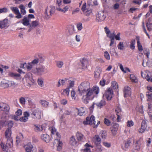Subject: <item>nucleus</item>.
I'll use <instances>...</instances> for the list:
<instances>
[{
    "mask_svg": "<svg viewBox=\"0 0 152 152\" xmlns=\"http://www.w3.org/2000/svg\"><path fill=\"white\" fill-rule=\"evenodd\" d=\"M6 104L3 103H0V111H7L8 109L7 108Z\"/></svg>",
    "mask_w": 152,
    "mask_h": 152,
    "instance_id": "nucleus-23",
    "label": "nucleus"
},
{
    "mask_svg": "<svg viewBox=\"0 0 152 152\" xmlns=\"http://www.w3.org/2000/svg\"><path fill=\"white\" fill-rule=\"evenodd\" d=\"M76 109L77 110L78 115L80 116L84 115L86 114V113L83 108L81 107L80 109L76 108Z\"/></svg>",
    "mask_w": 152,
    "mask_h": 152,
    "instance_id": "nucleus-24",
    "label": "nucleus"
},
{
    "mask_svg": "<svg viewBox=\"0 0 152 152\" xmlns=\"http://www.w3.org/2000/svg\"><path fill=\"white\" fill-rule=\"evenodd\" d=\"M88 62V60L86 58H83L80 60V65L82 66V69L86 68Z\"/></svg>",
    "mask_w": 152,
    "mask_h": 152,
    "instance_id": "nucleus-14",
    "label": "nucleus"
},
{
    "mask_svg": "<svg viewBox=\"0 0 152 152\" xmlns=\"http://www.w3.org/2000/svg\"><path fill=\"white\" fill-rule=\"evenodd\" d=\"M71 96L72 99H75V98L76 97V94L75 91L73 90H72L71 91Z\"/></svg>",
    "mask_w": 152,
    "mask_h": 152,
    "instance_id": "nucleus-50",
    "label": "nucleus"
},
{
    "mask_svg": "<svg viewBox=\"0 0 152 152\" xmlns=\"http://www.w3.org/2000/svg\"><path fill=\"white\" fill-rule=\"evenodd\" d=\"M25 77L30 86L34 82V81L33 79L32 75L31 73L29 72L26 74L25 75Z\"/></svg>",
    "mask_w": 152,
    "mask_h": 152,
    "instance_id": "nucleus-9",
    "label": "nucleus"
},
{
    "mask_svg": "<svg viewBox=\"0 0 152 152\" xmlns=\"http://www.w3.org/2000/svg\"><path fill=\"white\" fill-rule=\"evenodd\" d=\"M58 142V145L57 146V149L58 150H60L62 148V143L61 141L57 140Z\"/></svg>",
    "mask_w": 152,
    "mask_h": 152,
    "instance_id": "nucleus-49",
    "label": "nucleus"
},
{
    "mask_svg": "<svg viewBox=\"0 0 152 152\" xmlns=\"http://www.w3.org/2000/svg\"><path fill=\"white\" fill-rule=\"evenodd\" d=\"M15 14L17 15L15 16V17L18 19L22 17V15L20 12L19 11Z\"/></svg>",
    "mask_w": 152,
    "mask_h": 152,
    "instance_id": "nucleus-64",
    "label": "nucleus"
},
{
    "mask_svg": "<svg viewBox=\"0 0 152 152\" xmlns=\"http://www.w3.org/2000/svg\"><path fill=\"white\" fill-rule=\"evenodd\" d=\"M136 41L134 39H132L129 45V47L132 50H134L135 48V44Z\"/></svg>",
    "mask_w": 152,
    "mask_h": 152,
    "instance_id": "nucleus-29",
    "label": "nucleus"
},
{
    "mask_svg": "<svg viewBox=\"0 0 152 152\" xmlns=\"http://www.w3.org/2000/svg\"><path fill=\"white\" fill-rule=\"evenodd\" d=\"M108 100H110L113 96V92L112 88H108L104 94Z\"/></svg>",
    "mask_w": 152,
    "mask_h": 152,
    "instance_id": "nucleus-8",
    "label": "nucleus"
},
{
    "mask_svg": "<svg viewBox=\"0 0 152 152\" xmlns=\"http://www.w3.org/2000/svg\"><path fill=\"white\" fill-rule=\"evenodd\" d=\"M111 83V86L114 89H116L118 88V84L115 81H113Z\"/></svg>",
    "mask_w": 152,
    "mask_h": 152,
    "instance_id": "nucleus-40",
    "label": "nucleus"
},
{
    "mask_svg": "<svg viewBox=\"0 0 152 152\" xmlns=\"http://www.w3.org/2000/svg\"><path fill=\"white\" fill-rule=\"evenodd\" d=\"M39 102L42 107L45 108L48 107L49 104V103L44 100H40Z\"/></svg>",
    "mask_w": 152,
    "mask_h": 152,
    "instance_id": "nucleus-22",
    "label": "nucleus"
},
{
    "mask_svg": "<svg viewBox=\"0 0 152 152\" xmlns=\"http://www.w3.org/2000/svg\"><path fill=\"white\" fill-rule=\"evenodd\" d=\"M94 76L96 78H98L99 77L100 74V71L99 69L97 70V71H95Z\"/></svg>",
    "mask_w": 152,
    "mask_h": 152,
    "instance_id": "nucleus-45",
    "label": "nucleus"
},
{
    "mask_svg": "<svg viewBox=\"0 0 152 152\" xmlns=\"http://www.w3.org/2000/svg\"><path fill=\"white\" fill-rule=\"evenodd\" d=\"M41 138L42 140L46 142H49L50 140L49 136L47 134H42L41 135Z\"/></svg>",
    "mask_w": 152,
    "mask_h": 152,
    "instance_id": "nucleus-21",
    "label": "nucleus"
},
{
    "mask_svg": "<svg viewBox=\"0 0 152 152\" xmlns=\"http://www.w3.org/2000/svg\"><path fill=\"white\" fill-rule=\"evenodd\" d=\"M69 8V6H66L64 7L62 9H61L60 8L57 7L56 9L58 11H61L64 13H65L68 10Z\"/></svg>",
    "mask_w": 152,
    "mask_h": 152,
    "instance_id": "nucleus-31",
    "label": "nucleus"
},
{
    "mask_svg": "<svg viewBox=\"0 0 152 152\" xmlns=\"http://www.w3.org/2000/svg\"><path fill=\"white\" fill-rule=\"evenodd\" d=\"M8 11V9L6 8L0 9V14L2 12H6Z\"/></svg>",
    "mask_w": 152,
    "mask_h": 152,
    "instance_id": "nucleus-60",
    "label": "nucleus"
},
{
    "mask_svg": "<svg viewBox=\"0 0 152 152\" xmlns=\"http://www.w3.org/2000/svg\"><path fill=\"white\" fill-rule=\"evenodd\" d=\"M33 145L31 143H28L25 146V151L26 152H31Z\"/></svg>",
    "mask_w": 152,
    "mask_h": 152,
    "instance_id": "nucleus-25",
    "label": "nucleus"
},
{
    "mask_svg": "<svg viewBox=\"0 0 152 152\" xmlns=\"http://www.w3.org/2000/svg\"><path fill=\"white\" fill-rule=\"evenodd\" d=\"M90 83L87 81H84L81 83L78 88L79 94L82 95L87 91L90 88Z\"/></svg>",
    "mask_w": 152,
    "mask_h": 152,
    "instance_id": "nucleus-1",
    "label": "nucleus"
},
{
    "mask_svg": "<svg viewBox=\"0 0 152 152\" xmlns=\"http://www.w3.org/2000/svg\"><path fill=\"white\" fill-rule=\"evenodd\" d=\"M19 8L20 9V12L22 14L24 15L26 13V11L25 10V7L23 4H20Z\"/></svg>",
    "mask_w": 152,
    "mask_h": 152,
    "instance_id": "nucleus-30",
    "label": "nucleus"
},
{
    "mask_svg": "<svg viewBox=\"0 0 152 152\" xmlns=\"http://www.w3.org/2000/svg\"><path fill=\"white\" fill-rule=\"evenodd\" d=\"M104 56L107 60H109L110 59L109 54L107 51H105L104 53Z\"/></svg>",
    "mask_w": 152,
    "mask_h": 152,
    "instance_id": "nucleus-46",
    "label": "nucleus"
},
{
    "mask_svg": "<svg viewBox=\"0 0 152 152\" xmlns=\"http://www.w3.org/2000/svg\"><path fill=\"white\" fill-rule=\"evenodd\" d=\"M44 79L43 78L40 77L38 79L37 83L38 85L41 87L44 86Z\"/></svg>",
    "mask_w": 152,
    "mask_h": 152,
    "instance_id": "nucleus-34",
    "label": "nucleus"
},
{
    "mask_svg": "<svg viewBox=\"0 0 152 152\" xmlns=\"http://www.w3.org/2000/svg\"><path fill=\"white\" fill-rule=\"evenodd\" d=\"M22 111L21 109H19L15 112V114L18 116L21 115L22 114Z\"/></svg>",
    "mask_w": 152,
    "mask_h": 152,
    "instance_id": "nucleus-58",
    "label": "nucleus"
},
{
    "mask_svg": "<svg viewBox=\"0 0 152 152\" xmlns=\"http://www.w3.org/2000/svg\"><path fill=\"white\" fill-rule=\"evenodd\" d=\"M69 143L71 145L74 146H76L79 144L78 141L76 140L74 136H72L70 138Z\"/></svg>",
    "mask_w": 152,
    "mask_h": 152,
    "instance_id": "nucleus-15",
    "label": "nucleus"
},
{
    "mask_svg": "<svg viewBox=\"0 0 152 152\" xmlns=\"http://www.w3.org/2000/svg\"><path fill=\"white\" fill-rule=\"evenodd\" d=\"M39 62V60L37 59L36 58L35 59H34L31 62V63L32 64H33L35 66L36 65H37Z\"/></svg>",
    "mask_w": 152,
    "mask_h": 152,
    "instance_id": "nucleus-51",
    "label": "nucleus"
},
{
    "mask_svg": "<svg viewBox=\"0 0 152 152\" xmlns=\"http://www.w3.org/2000/svg\"><path fill=\"white\" fill-rule=\"evenodd\" d=\"M132 2L136 4L139 5L141 3V0H133Z\"/></svg>",
    "mask_w": 152,
    "mask_h": 152,
    "instance_id": "nucleus-61",
    "label": "nucleus"
},
{
    "mask_svg": "<svg viewBox=\"0 0 152 152\" xmlns=\"http://www.w3.org/2000/svg\"><path fill=\"white\" fill-rule=\"evenodd\" d=\"M95 142L96 145H98L100 144L101 142V140L98 135H96L95 136Z\"/></svg>",
    "mask_w": 152,
    "mask_h": 152,
    "instance_id": "nucleus-35",
    "label": "nucleus"
},
{
    "mask_svg": "<svg viewBox=\"0 0 152 152\" xmlns=\"http://www.w3.org/2000/svg\"><path fill=\"white\" fill-rule=\"evenodd\" d=\"M134 125V123L132 121H128L127 122V126L128 127H131Z\"/></svg>",
    "mask_w": 152,
    "mask_h": 152,
    "instance_id": "nucleus-55",
    "label": "nucleus"
},
{
    "mask_svg": "<svg viewBox=\"0 0 152 152\" xmlns=\"http://www.w3.org/2000/svg\"><path fill=\"white\" fill-rule=\"evenodd\" d=\"M28 119V118H26L24 116L23 117L20 118L19 120L20 121L25 122L27 121Z\"/></svg>",
    "mask_w": 152,
    "mask_h": 152,
    "instance_id": "nucleus-59",
    "label": "nucleus"
},
{
    "mask_svg": "<svg viewBox=\"0 0 152 152\" xmlns=\"http://www.w3.org/2000/svg\"><path fill=\"white\" fill-rule=\"evenodd\" d=\"M130 78L131 81L133 82L136 83L138 82L137 79L134 75H130Z\"/></svg>",
    "mask_w": 152,
    "mask_h": 152,
    "instance_id": "nucleus-38",
    "label": "nucleus"
},
{
    "mask_svg": "<svg viewBox=\"0 0 152 152\" xmlns=\"http://www.w3.org/2000/svg\"><path fill=\"white\" fill-rule=\"evenodd\" d=\"M31 114L33 118L40 119L41 117V113L39 109L37 108H33L31 109Z\"/></svg>",
    "mask_w": 152,
    "mask_h": 152,
    "instance_id": "nucleus-5",
    "label": "nucleus"
},
{
    "mask_svg": "<svg viewBox=\"0 0 152 152\" xmlns=\"http://www.w3.org/2000/svg\"><path fill=\"white\" fill-rule=\"evenodd\" d=\"M87 91L86 95L92 99L94 97V94H98L99 88L97 87H93L91 88H90Z\"/></svg>",
    "mask_w": 152,
    "mask_h": 152,
    "instance_id": "nucleus-6",
    "label": "nucleus"
},
{
    "mask_svg": "<svg viewBox=\"0 0 152 152\" xmlns=\"http://www.w3.org/2000/svg\"><path fill=\"white\" fill-rule=\"evenodd\" d=\"M11 127H8L5 132V135L7 139V146L11 147L13 145L12 139L10 137L11 134Z\"/></svg>",
    "mask_w": 152,
    "mask_h": 152,
    "instance_id": "nucleus-3",
    "label": "nucleus"
},
{
    "mask_svg": "<svg viewBox=\"0 0 152 152\" xmlns=\"http://www.w3.org/2000/svg\"><path fill=\"white\" fill-rule=\"evenodd\" d=\"M101 137L104 139H105L107 137V132L105 131H102L101 132Z\"/></svg>",
    "mask_w": 152,
    "mask_h": 152,
    "instance_id": "nucleus-41",
    "label": "nucleus"
},
{
    "mask_svg": "<svg viewBox=\"0 0 152 152\" xmlns=\"http://www.w3.org/2000/svg\"><path fill=\"white\" fill-rule=\"evenodd\" d=\"M8 75L11 77L14 78L16 79H18L20 78V75L19 74L14 73L12 72H10L9 73Z\"/></svg>",
    "mask_w": 152,
    "mask_h": 152,
    "instance_id": "nucleus-20",
    "label": "nucleus"
},
{
    "mask_svg": "<svg viewBox=\"0 0 152 152\" xmlns=\"http://www.w3.org/2000/svg\"><path fill=\"white\" fill-rule=\"evenodd\" d=\"M106 18V15L103 12H99L96 16V20L97 22H101L104 20Z\"/></svg>",
    "mask_w": 152,
    "mask_h": 152,
    "instance_id": "nucleus-10",
    "label": "nucleus"
},
{
    "mask_svg": "<svg viewBox=\"0 0 152 152\" xmlns=\"http://www.w3.org/2000/svg\"><path fill=\"white\" fill-rule=\"evenodd\" d=\"M130 87L126 86L124 87V97L129 96L131 95V91Z\"/></svg>",
    "mask_w": 152,
    "mask_h": 152,
    "instance_id": "nucleus-13",
    "label": "nucleus"
},
{
    "mask_svg": "<svg viewBox=\"0 0 152 152\" xmlns=\"http://www.w3.org/2000/svg\"><path fill=\"white\" fill-rule=\"evenodd\" d=\"M146 95L147 98V101L149 102H152V93L149 91L146 92Z\"/></svg>",
    "mask_w": 152,
    "mask_h": 152,
    "instance_id": "nucleus-28",
    "label": "nucleus"
},
{
    "mask_svg": "<svg viewBox=\"0 0 152 152\" xmlns=\"http://www.w3.org/2000/svg\"><path fill=\"white\" fill-rule=\"evenodd\" d=\"M1 85L2 87L4 88H7L9 86L8 83L7 82H1Z\"/></svg>",
    "mask_w": 152,
    "mask_h": 152,
    "instance_id": "nucleus-48",
    "label": "nucleus"
},
{
    "mask_svg": "<svg viewBox=\"0 0 152 152\" xmlns=\"http://www.w3.org/2000/svg\"><path fill=\"white\" fill-rule=\"evenodd\" d=\"M34 130L36 132H39L43 130L42 126L39 124L34 125Z\"/></svg>",
    "mask_w": 152,
    "mask_h": 152,
    "instance_id": "nucleus-18",
    "label": "nucleus"
},
{
    "mask_svg": "<svg viewBox=\"0 0 152 152\" xmlns=\"http://www.w3.org/2000/svg\"><path fill=\"white\" fill-rule=\"evenodd\" d=\"M104 122L106 125L108 126H110L112 124L111 121L107 119L106 118H104Z\"/></svg>",
    "mask_w": 152,
    "mask_h": 152,
    "instance_id": "nucleus-43",
    "label": "nucleus"
},
{
    "mask_svg": "<svg viewBox=\"0 0 152 152\" xmlns=\"http://www.w3.org/2000/svg\"><path fill=\"white\" fill-rule=\"evenodd\" d=\"M39 24V22L38 21L35 20L32 21L31 23V27L33 28H35Z\"/></svg>",
    "mask_w": 152,
    "mask_h": 152,
    "instance_id": "nucleus-36",
    "label": "nucleus"
},
{
    "mask_svg": "<svg viewBox=\"0 0 152 152\" xmlns=\"http://www.w3.org/2000/svg\"><path fill=\"white\" fill-rule=\"evenodd\" d=\"M68 83H69V85L68 88H72L74 86V81H71L69 80Z\"/></svg>",
    "mask_w": 152,
    "mask_h": 152,
    "instance_id": "nucleus-54",
    "label": "nucleus"
},
{
    "mask_svg": "<svg viewBox=\"0 0 152 152\" xmlns=\"http://www.w3.org/2000/svg\"><path fill=\"white\" fill-rule=\"evenodd\" d=\"M22 20V23L24 25L26 26H28L29 27H31V24L29 23L30 20L27 17L24 16Z\"/></svg>",
    "mask_w": 152,
    "mask_h": 152,
    "instance_id": "nucleus-16",
    "label": "nucleus"
},
{
    "mask_svg": "<svg viewBox=\"0 0 152 152\" xmlns=\"http://www.w3.org/2000/svg\"><path fill=\"white\" fill-rule=\"evenodd\" d=\"M61 103L63 105H65L67 103V101L65 99H62L60 101Z\"/></svg>",
    "mask_w": 152,
    "mask_h": 152,
    "instance_id": "nucleus-63",
    "label": "nucleus"
},
{
    "mask_svg": "<svg viewBox=\"0 0 152 152\" xmlns=\"http://www.w3.org/2000/svg\"><path fill=\"white\" fill-rule=\"evenodd\" d=\"M69 81V80L67 78H65L64 80H61V84L62 86H64L66 83H68Z\"/></svg>",
    "mask_w": 152,
    "mask_h": 152,
    "instance_id": "nucleus-44",
    "label": "nucleus"
},
{
    "mask_svg": "<svg viewBox=\"0 0 152 152\" xmlns=\"http://www.w3.org/2000/svg\"><path fill=\"white\" fill-rule=\"evenodd\" d=\"M69 88H67L66 89L63 91V92L65 93L67 95H68L69 94Z\"/></svg>",
    "mask_w": 152,
    "mask_h": 152,
    "instance_id": "nucleus-62",
    "label": "nucleus"
},
{
    "mask_svg": "<svg viewBox=\"0 0 152 152\" xmlns=\"http://www.w3.org/2000/svg\"><path fill=\"white\" fill-rule=\"evenodd\" d=\"M118 48L121 50H123L124 49V46L123 42H120L117 45Z\"/></svg>",
    "mask_w": 152,
    "mask_h": 152,
    "instance_id": "nucleus-37",
    "label": "nucleus"
},
{
    "mask_svg": "<svg viewBox=\"0 0 152 152\" xmlns=\"http://www.w3.org/2000/svg\"><path fill=\"white\" fill-rule=\"evenodd\" d=\"M45 67L44 66H42L38 68H36L35 69H33L32 72L36 75H40L42 74L43 72H45Z\"/></svg>",
    "mask_w": 152,
    "mask_h": 152,
    "instance_id": "nucleus-7",
    "label": "nucleus"
},
{
    "mask_svg": "<svg viewBox=\"0 0 152 152\" xmlns=\"http://www.w3.org/2000/svg\"><path fill=\"white\" fill-rule=\"evenodd\" d=\"M146 123V122L145 121L143 120L142 121L140 129L139 131L140 132L142 133L144 132L147 127V124Z\"/></svg>",
    "mask_w": 152,
    "mask_h": 152,
    "instance_id": "nucleus-19",
    "label": "nucleus"
},
{
    "mask_svg": "<svg viewBox=\"0 0 152 152\" xmlns=\"http://www.w3.org/2000/svg\"><path fill=\"white\" fill-rule=\"evenodd\" d=\"M118 127L119 124H115L112 126L110 127V129L111 132L113 136H115V135Z\"/></svg>",
    "mask_w": 152,
    "mask_h": 152,
    "instance_id": "nucleus-12",
    "label": "nucleus"
},
{
    "mask_svg": "<svg viewBox=\"0 0 152 152\" xmlns=\"http://www.w3.org/2000/svg\"><path fill=\"white\" fill-rule=\"evenodd\" d=\"M105 104L104 102V101L101 100L99 102H98L95 103V104L98 107H101L103 106Z\"/></svg>",
    "mask_w": 152,
    "mask_h": 152,
    "instance_id": "nucleus-42",
    "label": "nucleus"
},
{
    "mask_svg": "<svg viewBox=\"0 0 152 152\" xmlns=\"http://www.w3.org/2000/svg\"><path fill=\"white\" fill-rule=\"evenodd\" d=\"M0 145H1V146L2 148L4 151L6 150V149L7 147H11H11H10V146H7V145H4V144L3 142H1V143H0Z\"/></svg>",
    "mask_w": 152,
    "mask_h": 152,
    "instance_id": "nucleus-52",
    "label": "nucleus"
},
{
    "mask_svg": "<svg viewBox=\"0 0 152 152\" xmlns=\"http://www.w3.org/2000/svg\"><path fill=\"white\" fill-rule=\"evenodd\" d=\"M64 65V63L62 61H57L56 62V66L59 68H61Z\"/></svg>",
    "mask_w": 152,
    "mask_h": 152,
    "instance_id": "nucleus-47",
    "label": "nucleus"
},
{
    "mask_svg": "<svg viewBox=\"0 0 152 152\" xmlns=\"http://www.w3.org/2000/svg\"><path fill=\"white\" fill-rule=\"evenodd\" d=\"M95 118L94 116L93 115H91L90 118L87 117L86 118V121H83V123L84 125L89 124L90 125H92L94 124L95 126H97V125L100 124V122L98 121L97 123L96 124V121H95Z\"/></svg>",
    "mask_w": 152,
    "mask_h": 152,
    "instance_id": "nucleus-4",
    "label": "nucleus"
},
{
    "mask_svg": "<svg viewBox=\"0 0 152 152\" xmlns=\"http://www.w3.org/2000/svg\"><path fill=\"white\" fill-rule=\"evenodd\" d=\"M55 11V7L51 6L47 7L45 9L44 14V18L46 20L49 19L54 13Z\"/></svg>",
    "mask_w": 152,
    "mask_h": 152,
    "instance_id": "nucleus-2",
    "label": "nucleus"
},
{
    "mask_svg": "<svg viewBox=\"0 0 152 152\" xmlns=\"http://www.w3.org/2000/svg\"><path fill=\"white\" fill-rule=\"evenodd\" d=\"M77 27L78 30H81L83 28V26L82 23H79L78 24H77Z\"/></svg>",
    "mask_w": 152,
    "mask_h": 152,
    "instance_id": "nucleus-57",
    "label": "nucleus"
},
{
    "mask_svg": "<svg viewBox=\"0 0 152 152\" xmlns=\"http://www.w3.org/2000/svg\"><path fill=\"white\" fill-rule=\"evenodd\" d=\"M91 99H92V98L89 96H88L86 95H83L82 98V101L85 104L88 103L89 101Z\"/></svg>",
    "mask_w": 152,
    "mask_h": 152,
    "instance_id": "nucleus-26",
    "label": "nucleus"
},
{
    "mask_svg": "<svg viewBox=\"0 0 152 152\" xmlns=\"http://www.w3.org/2000/svg\"><path fill=\"white\" fill-rule=\"evenodd\" d=\"M87 8H86V3H85L82 6L81 10L84 12H85V11L87 10Z\"/></svg>",
    "mask_w": 152,
    "mask_h": 152,
    "instance_id": "nucleus-56",
    "label": "nucleus"
},
{
    "mask_svg": "<svg viewBox=\"0 0 152 152\" xmlns=\"http://www.w3.org/2000/svg\"><path fill=\"white\" fill-rule=\"evenodd\" d=\"M131 142L130 140H127V141H124V148L122 147V148L124 150H126V149L129 148L130 146V145L131 143Z\"/></svg>",
    "mask_w": 152,
    "mask_h": 152,
    "instance_id": "nucleus-27",
    "label": "nucleus"
},
{
    "mask_svg": "<svg viewBox=\"0 0 152 152\" xmlns=\"http://www.w3.org/2000/svg\"><path fill=\"white\" fill-rule=\"evenodd\" d=\"M137 47L139 51H141L143 50V48L142 45L140 43L139 38L137 37Z\"/></svg>",
    "mask_w": 152,
    "mask_h": 152,
    "instance_id": "nucleus-32",
    "label": "nucleus"
},
{
    "mask_svg": "<svg viewBox=\"0 0 152 152\" xmlns=\"http://www.w3.org/2000/svg\"><path fill=\"white\" fill-rule=\"evenodd\" d=\"M76 136L78 142L83 141L84 138V137L83 134L79 132H77Z\"/></svg>",
    "mask_w": 152,
    "mask_h": 152,
    "instance_id": "nucleus-17",
    "label": "nucleus"
},
{
    "mask_svg": "<svg viewBox=\"0 0 152 152\" xmlns=\"http://www.w3.org/2000/svg\"><path fill=\"white\" fill-rule=\"evenodd\" d=\"M121 108L119 107H117L116 109L115 110V111L116 113H117V115L118 116L117 117V120L118 121H119V119H120V115L118 114V113H119L121 112Z\"/></svg>",
    "mask_w": 152,
    "mask_h": 152,
    "instance_id": "nucleus-33",
    "label": "nucleus"
},
{
    "mask_svg": "<svg viewBox=\"0 0 152 152\" xmlns=\"http://www.w3.org/2000/svg\"><path fill=\"white\" fill-rule=\"evenodd\" d=\"M0 28L1 29L7 28L9 26L7 19H5L2 21H0Z\"/></svg>",
    "mask_w": 152,
    "mask_h": 152,
    "instance_id": "nucleus-11",
    "label": "nucleus"
},
{
    "mask_svg": "<svg viewBox=\"0 0 152 152\" xmlns=\"http://www.w3.org/2000/svg\"><path fill=\"white\" fill-rule=\"evenodd\" d=\"M20 103L22 104H25L26 100L24 98L21 97L19 99Z\"/></svg>",
    "mask_w": 152,
    "mask_h": 152,
    "instance_id": "nucleus-53",
    "label": "nucleus"
},
{
    "mask_svg": "<svg viewBox=\"0 0 152 152\" xmlns=\"http://www.w3.org/2000/svg\"><path fill=\"white\" fill-rule=\"evenodd\" d=\"M10 9L15 14L18 13L19 11L18 8L16 7H10Z\"/></svg>",
    "mask_w": 152,
    "mask_h": 152,
    "instance_id": "nucleus-39",
    "label": "nucleus"
}]
</instances>
